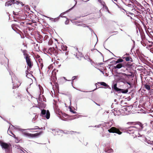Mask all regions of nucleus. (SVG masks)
Returning <instances> with one entry per match:
<instances>
[{
    "mask_svg": "<svg viewBox=\"0 0 153 153\" xmlns=\"http://www.w3.org/2000/svg\"><path fill=\"white\" fill-rule=\"evenodd\" d=\"M123 59H118L116 61H114L115 64H118L116 66H114L115 69H120L122 68H129L131 66V64L130 62H124L123 63H120L123 62Z\"/></svg>",
    "mask_w": 153,
    "mask_h": 153,
    "instance_id": "f257e3e1",
    "label": "nucleus"
},
{
    "mask_svg": "<svg viewBox=\"0 0 153 153\" xmlns=\"http://www.w3.org/2000/svg\"><path fill=\"white\" fill-rule=\"evenodd\" d=\"M54 39L56 48L60 51L62 50L67 51V47L66 45H63L62 43H58L57 40L56 39Z\"/></svg>",
    "mask_w": 153,
    "mask_h": 153,
    "instance_id": "f03ea898",
    "label": "nucleus"
},
{
    "mask_svg": "<svg viewBox=\"0 0 153 153\" xmlns=\"http://www.w3.org/2000/svg\"><path fill=\"white\" fill-rule=\"evenodd\" d=\"M139 126L141 128H143V125L140 123L139 125H137V126H131L129 127V129L127 131V132L129 134H134L137 132L139 128L137 126Z\"/></svg>",
    "mask_w": 153,
    "mask_h": 153,
    "instance_id": "7ed1b4c3",
    "label": "nucleus"
},
{
    "mask_svg": "<svg viewBox=\"0 0 153 153\" xmlns=\"http://www.w3.org/2000/svg\"><path fill=\"white\" fill-rule=\"evenodd\" d=\"M137 7L136 5L132 2H131L130 3L128 4L127 6L126 9L127 11L128 12L130 13L134 14V13H132L131 11L134 12L136 10Z\"/></svg>",
    "mask_w": 153,
    "mask_h": 153,
    "instance_id": "20e7f679",
    "label": "nucleus"
},
{
    "mask_svg": "<svg viewBox=\"0 0 153 153\" xmlns=\"http://www.w3.org/2000/svg\"><path fill=\"white\" fill-rule=\"evenodd\" d=\"M27 65V69L28 70L30 69L33 66V62L30 56L25 58Z\"/></svg>",
    "mask_w": 153,
    "mask_h": 153,
    "instance_id": "39448f33",
    "label": "nucleus"
},
{
    "mask_svg": "<svg viewBox=\"0 0 153 153\" xmlns=\"http://www.w3.org/2000/svg\"><path fill=\"white\" fill-rule=\"evenodd\" d=\"M40 116L42 117H45L47 119H48L50 117L49 111L48 110L46 111L45 109L41 110Z\"/></svg>",
    "mask_w": 153,
    "mask_h": 153,
    "instance_id": "423d86ee",
    "label": "nucleus"
},
{
    "mask_svg": "<svg viewBox=\"0 0 153 153\" xmlns=\"http://www.w3.org/2000/svg\"><path fill=\"white\" fill-rule=\"evenodd\" d=\"M109 133H116L119 135L121 134L122 132L120 130L115 127H113L108 130Z\"/></svg>",
    "mask_w": 153,
    "mask_h": 153,
    "instance_id": "0eeeda50",
    "label": "nucleus"
},
{
    "mask_svg": "<svg viewBox=\"0 0 153 153\" xmlns=\"http://www.w3.org/2000/svg\"><path fill=\"white\" fill-rule=\"evenodd\" d=\"M122 58L125 60L126 61V62H130L131 64V65H132V64H131V62H132L133 60L132 58L130 56L129 54L126 53L122 56Z\"/></svg>",
    "mask_w": 153,
    "mask_h": 153,
    "instance_id": "6e6552de",
    "label": "nucleus"
},
{
    "mask_svg": "<svg viewBox=\"0 0 153 153\" xmlns=\"http://www.w3.org/2000/svg\"><path fill=\"white\" fill-rule=\"evenodd\" d=\"M24 134L27 136L31 137H38L41 135L43 133V131H41L39 132L36 133L35 134H29L26 132H23Z\"/></svg>",
    "mask_w": 153,
    "mask_h": 153,
    "instance_id": "1a4fd4ad",
    "label": "nucleus"
},
{
    "mask_svg": "<svg viewBox=\"0 0 153 153\" xmlns=\"http://www.w3.org/2000/svg\"><path fill=\"white\" fill-rule=\"evenodd\" d=\"M0 145L2 148L10 150V147L11 146L10 144H7L6 143L3 142L2 141H0Z\"/></svg>",
    "mask_w": 153,
    "mask_h": 153,
    "instance_id": "9d476101",
    "label": "nucleus"
},
{
    "mask_svg": "<svg viewBox=\"0 0 153 153\" xmlns=\"http://www.w3.org/2000/svg\"><path fill=\"white\" fill-rule=\"evenodd\" d=\"M97 84H100L102 86H104L105 87V88H109V86L108 84H107L106 83H105V82H98L97 83H96L95 84V85L96 86V88L95 89H97Z\"/></svg>",
    "mask_w": 153,
    "mask_h": 153,
    "instance_id": "9b49d317",
    "label": "nucleus"
},
{
    "mask_svg": "<svg viewBox=\"0 0 153 153\" xmlns=\"http://www.w3.org/2000/svg\"><path fill=\"white\" fill-rule=\"evenodd\" d=\"M21 84V82L19 81H16V82H14L13 84V88L15 89L18 88L20 85Z\"/></svg>",
    "mask_w": 153,
    "mask_h": 153,
    "instance_id": "f8f14e48",
    "label": "nucleus"
},
{
    "mask_svg": "<svg viewBox=\"0 0 153 153\" xmlns=\"http://www.w3.org/2000/svg\"><path fill=\"white\" fill-rule=\"evenodd\" d=\"M21 51L22 52V53H23V55L24 56V58L25 59L26 58V57H27L30 56L27 53V51L26 50H22V49H21Z\"/></svg>",
    "mask_w": 153,
    "mask_h": 153,
    "instance_id": "ddd939ff",
    "label": "nucleus"
},
{
    "mask_svg": "<svg viewBox=\"0 0 153 153\" xmlns=\"http://www.w3.org/2000/svg\"><path fill=\"white\" fill-rule=\"evenodd\" d=\"M14 2L15 0H9L6 2L5 5L7 6L11 5L13 4L14 3Z\"/></svg>",
    "mask_w": 153,
    "mask_h": 153,
    "instance_id": "4468645a",
    "label": "nucleus"
},
{
    "mask_svg": "<svg viewBox=\"0 0 153 153\" xmlns=\"http://www.w3.org/2000/svg\"><path fill=\"white\" fill-rule=\"evenodd\" d=\"M101 3V4L103 6V7L105 8V9L107 10V11L108 13H110V12L108 7L106 5L105 3V2H100Z\"/></svg>",
    "mask_w": 153,
    "mask_h": 153,
    "instance_id": "2eb2a0df",
    "label": "nucleus"
},
{
    "mask_svg": "<svg viewBox=\"0 0 153 153\" xmlns=\"http://www.w3.org/2000/svg\"><path fill=\"white\" fill-rule=\"evenodd\" d=\"M54 46H53V48H50L48 50V51L47 52L49 54L51 55L53 54V51H54Z\"/></svg>",
    "mask_w": 153,
    "mask_h": 153,
    "instance_id": "dca6fc26",
    "label": "nucleus"
},
{
    "mask_svg": "<svg viewBox=\"0 0 153 153\" xmlns=\"http://www.w3.org/2000/svg\"><path fill=\"white\" fill-rule=\"evenodd\" d=\"M143 85L144 86V87L147 90H149L150 89V85L147 83L145 84H143Z\"/></svg>",
    "mask_w": 153,
    "mask_h": 153,
    "instance_id": "f3484780",
    "label": "nucleus"
},
{
    "mask_svg": "<svg viewBox=\"0 0 153 153\" xmlns=\"http://www.w3.org/2000/svg\"><path fill=\"white\" fill-rule=\"evenodd\" d=\"M113 89L116 91L118 92L120 91V90H121L120 88H119L117 87V84H115L113 87Z\"/></svg>",
    "mask_w": 153,
    "mask_h": 153,
    "instance_id": "a211bd4d",
    "label": "nucleus"
},
{
    "mask_svg": "<svg viewBox=\"0 0 153 153\" xmlns=\"http://www.w3.org/2000/svg\"><path fill=\"white\" fill-rule=\"evenodd\" d=\"M121 90H120L119 91L120 92H121L123 94H126L127 93L128 91V89H120Z\"/></svg>",
    "mask_w": 153,
    "mask_h": 153,
    "instance_id": "6ab92c4d",
    "label": "nucleus"
},
{
    "mask_svg": "<svg viewBox=\"0 0 153 153\" xmlns=\"http://www.w3.org/2000/svg\"><path fill=\"white\" fill-rule=\"evenodd\" d=\"M57 48L55 49V48L54 49V51H53V54H54L56 56L58 54V50Z\"/></svg>",
    "mask_w": 153,
    "mask_h": 153,
    "instance_id": "aec40b11",
    "label": "nucleus"
},
{
    "mask_svg": "<svg viewBox=\"0 0 153 153\" xmlns=\"http://www.w3.org/2000/svg\"><path fill=\"white\" fill-rule=\"evenodd\" d=\"M127 124L129 125H136V123L135 122H130L127 123Z\"/></svg>",
    "mask_w": 153,
    "mask_h": 153,
    "instance_id": "412c9836",
    "label": "nucleus"
},
{
    "mask_svg": "<svg viewBox=\"0 0 153 153\" xmlns=\"http://www.w3.org/2000/svg\"><path fill=\"white\" fill-rule=\"evenodd\" d=\"M105 151L106 152L109 153L113 152V151L112 149L110 148L109 149H105Z\"/></svg>",
    "mask_w": 153,
    "mask_h": 153,
    "instance_id": "4be33fe9",
    "label": "nucleus"
},
{
    "mask_svg": "<svg viewBox=\"0 0 153 153\" xmlns=\"http://www.w3.org/2000/svg\"><path fill=\"white\" fill-rule=\"evenodd\" d=\"M75 23H76V25H77L82 26L83 27H88V26H87V25H85V24H83V25H81V24H77V22H76Z\"/></svg>",
    "mask_w": 153,
    "mask_h": 153,
    "instance_id": "5701e85b",
    "label": "nucleus"
},
{
    "mask_svg": "<svg viewBox=\"0 0 153 153\" xmlns=\"http://www.w3.org/2000/svg\"><path fill=\"white\" fill-rule=\"evenodd\" d=\"M53 41L52 39H50L48 42V44L50 45H52L53 44Z\"/></svg>",
    "mask_w": 153,
    "mask_h": 153,
    "instance_id": "b1692460",
    "label": "nucleus"
},
{
    "mask_svg": "<svg viewBox=\"0 0 153 153\" xmlns=\"http://www.w3.org/2000/svg\"><path fill=\"white\" fill-rule=\"evenodd\" d=\"M150 20V25L152 26H153V18H151V19H149Z\"/></svg>",
    "mask_w": 153,
    "mask_h": 153,
    "instance_id": "393cba45",
    "label": "nucleus"
},
{
    "mask_svg": "<svg viewBox=\"0 0 153 153\" xmlns=\"http://www.w3.org/2000/svg\"><path fill=\"white\" fill-rule=\"evenodd\" d=\"M42 105H43V107L45 108V105L43 103H40L38 104V106H39V108H42Z\"/></svg>",
    "mask_w": 153,
    "mask_h": 153,
    "instance_id": "a878e982",
    "label": "nucleus"
},
{
    "mask_svg": "<svg viewBox=\"0 0 153 153\" xmlns=\"http://www.w3.org/2000/svg\"><path fill=\"white\" fill-rule=\"evenodd\" d=\"M128 108H129V107L128 106L127 107L125 108H124V111H127L128 112H129V110H128Z\"/></svg>",
    "mask_w": 153,
    "mask_h": 153,
    "instance_id": "bb28decb",
    "label": "nucleus"
},
{
    "mask_svg": "<svg viewBox=\"0 0 153 153\" xmlns=\"http://www.w3.org/2000/svg\"><path fill=\"white\" fill-rule=\"evenodd\" d=\"M36 129H41V128H40L38 126H36L35 127V128H31L30 129V130H34Z\"/></svg>",
    "mask_w": 153,
    "mask_h": 153,
    "instance_id": "cd10ccee",
    "label": "nucleus"
},
{
    "mask_svg": "<svg viewBox=\"0 0 153 153\" xmlns=\"http://www.w3.org/2000/svg\"><path fill=\"white\" fill-rule=\"evenodd\" d=\"M77 77V76H74L72 77V82H74V80L75 79H76Z\"/></svg>",
    "mask_w": 153,
    "mask_h": 153,
    "instance_id": "c85d7f7f",
    "label": "nucleus"
},
{
    "mask_svg": "<svg viewBox=\"0 0 153 153\" xmlns=\"http://www.w3.org/2000/svg\"><path fill=\"white\" fill-rule=\"evenodd\" d=\"M38 65H40V67L41 69H42L43 66V63H40V64H38Z\"/></svg>",
    "mask_w": 153,
    "mask_h": 153,
    "instance_id": "c756f323",
    "label": "nucleus"
},
{
    "mask_svg": "<svg viewBox=\"0 0 153 153\" xmlns=\"http://www.w3.org/2000/svg\"><path fill=\"white\" fill-rule=\"evenodd\" d=\"M39 63L38 64H40V63H43V61L42 59H39Z\"/></svg>",
    "mask_w": 153,
    "mask_h": 153,
    "instance_id": "7c9ffc66",
    "label": "nucleus"
},
{
    "mask_svg": "<svg viewBox=\"0 0 153 153\" xmlns=\"http://www.w3.org/2000/svg\"><path fill=\"white\" fill-rule=\"evenodd\" d=\"M111 33H114L113 35H116L118 33V31H114L111 32Z\"/></svg>",
    "mask_w": 153,
    "mask_h": 153,
    "instance_id": "2f4dec72",
    "label": "nucleus"
},
{
    "mask_svg": "<svg viewBox=\"0 0 153 153\" xmlns=\"http://www.w3.org/2000/svg\"><path fill=\"white\" fill-rule=\"evenodd\" d=\"M13 14L14 15H18V13H17V12L16 13L14 11H13Z\"/></svg>",
    "mask_w": 153,
    "mask_h": 153,
    "instance_id": "473e14b6",
    "label": "nucleus"
},
{
    "mask_svg": "<svg viewBox=\"0 0 153 153\" xmlns=\"http://www.w3.org/2000/svg\"><path fill=\"white\" fill-rule=\"evenodd\" d=\"M70 111L71 112H72L73 113H76V111H74L72 110H71V109H70Z\"/></svg>",
    "mask_w": 153,
    "mask_h": 153,
    "instance_id": "72a5a7b5",
    "label": "nucleus"
},
{
    "mask_svg": "<svg viewBox=\"0 0 153 153\" xmlns=\"http://www.w3.org/2000/svg\"><path fill=\"white\" fill-rule=\"evenodd\" d=\"M15 138L16 140L18 142L19 141V139L18 137H16V136H15Z\"/></svg>",
    "mask_w": 153,
    "mask_h": 153,
    "instance_id": "f704fd0d",
    "label": "nucleus"
},
{
    "mask_svg": "<svg viewBox=\"0 0 153 153\" xmlns=\"http://www.w3.org/2000/svg\"><path fill=\"white\" fill-rule=\"evenodd\" d=\"M150 51L153 53V47L150 49Z\"/></svg>",
    "mask_w": 153,
    "mask_h": 153,
    "instance_id": "c9c22d12",
    "label": "nucleus"
},
{
    "mask_svg": "<svg viewBox=\"0 0 153 153\" xmlns=\"http://www.w3.org/2000/svg\"><path fill=\"white\" fill-rule=\"evenodd\" d=\"M151 125L153 127V121H151L150 123Z\"/></svg>",
    "mask_w": 153,
    "mask_h": 153,
    "instance_id": "e433bc0d",
    "label": "nucleus"
},
{
    "mask_svg": "<svg viewBox=\"0 0 153 153\" xmlns=\"http://www.w3.org/2000/svg\"><path fill=\"white\" fill-rule=\"evenodd\" d=\"M48 37V36L47 35H45L44 37V39H46Z\"/></svg>",
    "mask_w": 153,
    "mask_h": 153,
    "instance_id": "4c0bfd02",
    "label": "nucleus"
},
{
    "mask_svg": "<svg viewBox=\"0 0 153 153\" xmlns=\"http://www.w3.org/2000/svg\"><path fill=\"white\" fill-rule=\"evenodd\" d=\"M122 75H123V76H128V75L127 74H125V73H122Z\"/></svg>",
    "mask_w": 153,
    "mask_h": 153,
    "instance_id": "58836bf2",
    "label": "nucleus"
},
{
    "mask_svg": "<svg viewBox=\"0 0 153 153\" xmlns=\"http://www.w3.org/2000/svg\"><path fill=\"white\" fill-rule=\"evenodd\" d=\"M69 22V21L68 20H66L65 22V24H68Z\"/></svg>",
    "mask_w": 153,
    "mask_h": 153,
    "instance_id": "ea45409f",
    "label": "nucleus"
},
{
    "mask_svg": "<svg viewBox=\"0 0 153 153\" xmlns=\"http://www.w3.org/2000/svg\"><path fill=\"white\" fill-rule=\"evenodd\" d=\"M135 4H136V3H135ZM137 5L138 6H141V5L139 3H137Z\"/></svg>",
    "mask_w": 153,
    "mask_h": 153,
    "instance_id": "a19ab883",
    "label": "nucleus"
},
{
    "mask_svg": "<svg viewBox=\"0 0 153 153\" xmlns=\"http://www.w3.org/2000/svg\"><path fill=\"white\" fill-rule=\"evenodd\" d=\"M97 105H98V106H100V105L99 104H97V103L95 102H94Z\"/></svg>",
    "mask_w": 153,
    "mask_h": 153,
    "instance_id": "79ce46f5",
    "label": "nucleus"
},
{
    "mask_svg": "<svg viewBox=\"0 0 153 153\" xmlns=\"http://www.w3.org/2000/svg\"><path fill=\"white\" fill-rule=\"evenodd\" d=\"M12 134L13 135V137H14V138H15V135L13 134V133H12Z\"/></svg>",
    "mask_w": 153,
    "mask_h": 153,
    "instance_id": "37998d69",
    "label": "nucleus"
},
{
    "mask_svg": "<svg viewBox=\"0 0 153 153\" xmlns=\"http://www.w3.org/2000/svg\"><path fill=\"white\" fill-rule=\"evenodd\" d=\"M63 78H64V79H65L66 80H68L67 79H66V78H65V77H63Z\"/></svg>",
    "mask_w": 153,
    "mask_h": 153,
    "instance_id": "c03bdc74",
    "label": "nucleus"
},
{
    "mask_svg": "<svg viewBox=\"0 0 153 153\" xmlns=\"http://www.w3.org/2000/svg\"><path fill=\"white\" fill-rule=\"evenodd\" d=\"M12 28H13V29L14 30H15L13 28V25L12 26Z\"/></svg>",
    "mask_w": 153,
    "mask_h": 153,
    "instance_id": "a18cd8bd",
    "label": "nucleus"
},
{
    "mask_svg": "<svg viewBox=\"0 0 153 153\" xmlns=\"http://www.w3.org/2000/svg\"><path fill=\"white\" fill-rule=\"evenodd\" d=\"M28 24L30 25V23H28Z\"/></svg>",
    "mask_w": 153,
    "mask_h": 153,
    "instance_id": "49530a36",
    "label": "nucleus"
},
{
    "mask_svg": "<svg viewBox=\"0 0 153 153\" xmlns=\"http://www.w3.org/2000/svg\"><path fill=\"white\" fill-rule=\"evenodd\" d=\"M128 84L130 85V83H128Z\"/></svg>",
    "mask_w": 153,
    "mask_h": 153,
    "instance_id": "de8ad7c7",
    "label": "nucleus"
},
{
    "mask_svg": "<svg viewBox=\"0 0 153 153\" xmlns=\"http://www.w3.org/2000/svg\"><path fill=\"white\" fill-rule=\"evenodd\" d=\"M123 72H125V71H124V70H123Z\"/></svg>",
    "mask_w": 153,
    "mask_h": 153,
    "instance_id": "09e8293b",
    "label": "nucleus"
},
{
    "mask_svg": "<svg viewBox=\"0 0 153 153\" xmlns=\"http://www.w3.org/2000/svg\"><path fill=\"white\" fill-rule=\"evenodd\" d=\"M152 150H153V147L152 148Z\"/></svg>",
    "mask_w": 153,
    "mask_h": 153,
    "instance_id": "8fccbe9b",
    "label": "nucleus"
},
{
    "mask_svg": "<svg viewBox=\"0 0 153 153\" xmlns=\"http://www.w3.org/2000/svg\"><path fill=\"white\" fill-rule=\"evenodd\" d=\"M88 15V14H87L86 15V16L87 15Z\"/></svg>",
    "mask_w": 153,
    "mask_h": 153,
    "instance_id": "3c124183",
    "label": "nucleus"
},
{
    "mask_svg": "<svg viewBox=\"0 0 153 153\" xmlns=\"http://www.w3.org/2000/svg\"><path fill=\"white\" fill-rule=\"evenodd\" d=\"M147 23L148 24V22H147Z\"/></svg>",
    "mask_w": 153,
    "mask_h": 153,
    "instance_id": "603ef678",
    "label": "nucleus"
}]
</instances>
